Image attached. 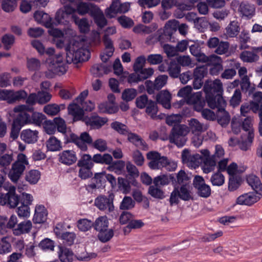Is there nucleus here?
Listing matches in <instances>:
<instances>
[{"mask_svg":"<svg viewBox=\"0 0 262 262\" xmlns=\"http://www.w3.org/2000/svg\"><path fill=\"white\" fill-rule=\"evenodd\" d=\"M70 140L71 142L74 143L78 148L83 151L88 150V145H91L100 152L105 151L107 148L105 140L98 139L93 142L92 137L85 132L81 133L79 136L75 134H71L70 136Z\"/></svg>","mask_w":262,"mask_h":262,"instance_id":"nucleus-1","label":"nucleus"},{"mask_svg":"<svg viewBox=\"0 0 262 262\" xmlns=\"http://www.w3.org/2000/svg\"><path fill=\"white\" fill-rule=\"evenodd\" d=\"M50 86L49 81H43L41 83V91L37 94L32 93L28 97L27 93L24 90L14 92L13 90H0V98H51L52 95L48 91Z\"/></svg>","mask_w":262,"mask_h":262,"instance_id":"nucleus-2","label":"nucleus"},{"mask_svg":"<svg viewBox=\"0 0 262 262\" xmlns=\"http://www.w3.org/2000/svg\"><path fill=\"white\" fill-rule=\"evenodd\" d=\"M50 99H26V104L19 105L14 108L13 111L19 113L13 122L23 126L30 124V115L27 112H33V106L36 103L45 104Z\"/></svg>","mask_w":262,"mask_h":262,"instance_id":"nucleus-3","label":"nucleus"},{"mask_svg":"<svg viewBox=\"0 0 262 262\" xmlns=\"http://www.w3.org/2000/svg\"><path fill=\"white\" fill-rule=\"evenodd\" d=\"M66 60L69 63L85 61L90 58L91 53L89 49L78 47L74 45H70L66 48Z\"/></svg>","mask_w":262,"mask_h":262,"instance_id":"nucleus-4","label":"nucleus"},{"mask_svg":"<svg viewBox=\"0 0 262 262\" xmlns=\"http://www.w3.org/2000/svg\"><path fill=\"white\" fill-rule=\"evenodd\" d=\"M208 105L212 109H217V114L216 116L219 124L225 127L230 120V116L228 112L225 111L226 102L225 99H208Z\"/></svg>","mask_w":262,"mask_h":262,"instance_id":"nucleus-5","label":"nucleus"},{"mask_svg":"<svg viewBox=\"0 0 262 262\" xmlns=\"http://www.w3.org/2000/svg\"><path fill=\"white\" fill-rule=\"evenodd\" d=\"M189 133L188 127L183 124L175 125L171 130L168 137L161 138L163 140L168 139L171 143H174L178 147L183 146L186 142V136Z\"/></svg>","mask_w":262,"mask_h":262,"instance_id":"nucleus-6","label":"nucleus"},{"mask_svg":"<svg viewBox=\"0 0 262 262\" xmlns=\"http://www.w3.org/2000/svg\"><path fill=\"white\" fill-rule=\"evenodd\" d=\"M29 164L26 156L23 154H19L17 155V160L12 164L11 168L9 170V178L11 181L17 182Z\"/></svg>","mask_w":262,"mask_h":262,"instance_id":"nucleus-7","label":"nucleus"},{"mask_svg":"<svg viewBox=\"0 0 262 262\" xmlns=\"http://www.w3.org/2000/svg\"><path fill=\"white\" fill-rule=\"evenodd\" d=\"M48 72L52 73L50 76L47 74L48 77L52 78L54 75H61L67 70V66L63 62L62 55L59 53L52 56L49 59Z\"/></svg>","mask_w":262,"mask_h":262,"instance_id":"nucleus-8","label":"nucleus"},{"mask_svg":"<svg viewBox=\"0 0 262 262\" xmlns=\"http://www.w3.org/2000/svg\"><path fill=\"white\" fill-rule=\"evenodd\" d=\"M203 91L206 94L205 98H224L222 96L223 85L219 79L206 81Z\"/></svg>","mask_w":262,"mask_h":262,"instance_id":"nucleus-9","label":"nucleus"},{"mask_svg":"<svg viewBox=\"0 0 262 262\" xmlns=\"http://www.w3.org/2000/svg\"><path fill=\"white\" fill-rule=\"evenodd\" d=\"M130 8L129 3H122L119 0H113L111 5L105 10V14L108 18H114L118 13H125Z\"/></svg>","mask_w":262,"mask_h":262,"instance_id":"nucleus-10","label":"nucleus"},{"mask_svg":"<svg viewBox=\"0 0 262 262\" xmlns=\"http://www.w3.org/2000/svg\"><path fill=\"white\" fill-rule=\"evenodd\" d=\"M15 187L10 186L6 193L0 194V205H7L10 208H15L20 202V198L15 193Z\"/></svg>","mask_w":262,"mask_h":262,"instance_id":"nucleus-11","label":"nucleus"},{"mask_svg":"<svg viewBox=\"0 0 262 262\" xmlns=\"http://www.w3.org/2000/svg\"><path fill=\"white\" fill-rule=\"evenodd\" d=\"M147 159L149 161L148 166L151 169H160L163 168L164 164L167 162V157L162 156L156 151H151L146 155Z\"/></svg>","mask_w":262,"mask_h":262,"instance_id":"nucleus-12","label":"nucleus"},{"mask_svg":"<svg viewBox=\"0 0 262 262\" xmlns=\"http://www.w3.org/2000/svg\"><path fill=\"white\" fill-rule=\"evenodd\" d=\"M136 104L139 108L142 109L146 107V113L152 119L159 118L157 115L158 112L157 101H153L151 99H136Z\"/></svg>","mask_w":262,"mask_h":262,"instance_id":"nucleus-13","label":"nucleus"},{"mask_svg":"<svg viewBox=\"0 0 262 262\" xmlns=\"http://www.w3.org/2000/svg\"><path fill=\"white\" fill-rule=\"evenodd\" d=\"M113 200V197L111 195L108 196L101 195L95 199L94 203L100 210L110 213L114 209Z\"/></svg>","mask_w":262,"mask_h":262,"instance_id":"nucleus-14","label":"nucleus"},{"mask_svg":"<svg viewBox=\"0 0 262 262\" xmlns=\"http://www.w3.org/2000/svg\"><path fill=\"white\" fill-rule=\"evenodd\" d=\"M194 187L197 190L198 194L202 198H207L211 194V188L205 183L202 176H196L193 181Z\"/></svg>","mask_w":262,"mask_h":262,"instance_id":"nucleus-15","label":"nucleus"},{"mask_svg":"<svg viewBox=\"0 0 262 262\" xmlns=\"http://www.w3.org/2000/svg\"><path fill=\"white\" fill-rule=\"evenodd\" d=\"M201 153L203 155L201 166L203 171L205 173L213 171L216 166L217 159L211 157L209 151L207 149L201 150Z\"/></svg>","mask_w":262,"mask_h":262,"instance_id":"nucleus-16","label":"nucleus"},{"mask_svg":"<svg viewBox=\"0 0 262 262\" xmlns=\"http://www.w3.org/2000/svg\"><path fill=\"white\" fill-rule=\"evenodd\" d=\"M241 88L243 91L248 93V97H252V98H262V92L256 90L254 86H251L250 79L248 76H244L241 78Z\"/></svg>","mask_w":262,"mask_h":262,"instance_id":"nucleus-17","label":"nucleus"},{"mask_svg":"<svg viewBox=\"0 0 262 262\" xmlns=\"http://www.w3.org/2000/svg\"><path fill=\"white\" fill-rule=\"evenodd\" d=\"M76 12L75 8L71 6H64L56 13L55 20L58 24H66L69 21V15L72 16Z\"/></svg>","mask_w":262,"mask_h":262,"instance_id":"nucleus-18","label":"nucleus"},{"mask_svg":"<svg viewBox=\"0 0 262 262\" xmlns=\"http://www.w3.org/2000/svg\"><path fill=\"white\" fill-rule=\"evenodd\" d=\"M83 121L92 129H99L107 122V119L100 117L96 114H92L90 116L85 117Z\"/></svg>","mask_w":262,"mask_h":262,"instance_id":"nucleus-19","label":"nucleus"},{"mask_svg":"<svg viewBox=\"0 0 262 262\" xmlns=\"http://www.w3.org/2000/svg\"><path fill=\"white\" fill-rule=\"evenodd\" d=\"M260 193L249 192L239 196L236 199V203L239 205L250 206L257 202L260 198Z\"/></svg>","mask_w":262,"mask_h":262,"instance_id":"nucleus-20","label":"nucleus"},{"mask_svg":"<svg viewBox=\"0 0 262 262\" xmlns=\"http://www.w3.org/2000/svg\"><path fill=\"white\" fill-rule=\"evenodd\" d=\"M186 100V103L193 102L194 109L197 112H202L205 106L206 103H208V100L207 99H181L177 103L173 104V107L175 108L181 107Z\"/></svg>","mask_w":262,"mask_h":262,"instance_id":"nucleus-21","label":"nucleus"},{"mask_svg":"<svg viewBox=\"0 0 262 262\" xmlns=\"http://www.w3.org/2000/svg\"><path fill=\"white\" fill-rule=\"evenodd\" d=\"M68 110L69 114L73 116V120L74 121L79 120L83 121L84 118V113L83 112L78 100H77V103H73L69 104Z\"/></svg>","mask_w":262,"mask_h":262,"instance_id":"nucleus-22","label":"nucleus"},{"mask_svg":"<svg viewBox=\"0 0 262 262\" xmlns=\"http://www.w3.org/2000/svg\"><path fill=\"white\" fill-rule=\"evenodd\" d=\"M58 156L59 161L67 165H71L77 161L75 152L72 150H63Z\"/></svg>","mask_w":262,"mask_h":262,"instance_id":"nucleus-23","label":"nucleus"},{"mask_svg":"<svg viewBox=\"0 0 262 262\" xmlns=\"http://www.w3.org/2000/svg\"><path fill=\"white\" fill-rule=\"evenodd\" d=\"M99 111L102 113L114 114L118 112L119 107L113 99H108L98 105Z\"/></svg>","mask_w":262,"mask_h":262,"instance_id":"nucleus-24","label":"nucleus"},{"mask_svg":"<svg viewBox=\"0 0 262 262\" xmlns=\"http://www.w3.org/2000/svg\"><path fill=\"white\" fill-rule=\"evenodd\" d=\"M257 102L251 101L250 104H244L241 107V114L246 116V114L248 113L250 110H252L253 112L256 113L260 112V109L262 107V99H257Z\"/></svg>","mask_w":262,"mask_h":262,"instance_id":"nucleus-25","label":"nucleus"},{"mask_svg":"<svg viewBox=\"0 0 262 262\" xmlns=\"http://www.w3.org/2000/svg\"><path fill=\"white\" fill-rule=\"evenodd\" d=\"M255 10L253 5L246 2L242 3L238 9L242 17L247 19L251 18L255 15Z\"/></svg>","mask_w":262,"mask_h":262,"instance_id":"nucleus-26","label":"nucleus"},{"mask_svg":"<svg viewBox=\"0 0 262 262\" xmlns=\"http://www.w3.org/2000/svg\"><path fill=\"white\" fill-rule=\"evenodd\" d=\"M38 135V132L36 130H33L30 129H26L21 132L20 138L26 143L33 144L37 141Z\"/></svg>","mask_w":262,"mask_h":262,"instance_id":"nucleus-27","label":"nucleus"},{"mask_svg":"<svg viewBox=\"0 0 262 262\" xmlns=\"http://www.w3.org/2000/svg\"><path fill=\"white\" fill-rule=\"evenodd\" d=\"M48 215V212L43 205H37L35 209L33 216V222L35 224H40L45 222Z\"/></svg>","mask_w":262,"mask_h":262,"instance_id":"nucleus-28","label":"nucleus"},{"mask_svg":"<svg viewBox=\"0 0 262 262\" xmlns=\"http://www.w3.org/2000/svg\"><path fill=\"white\" fill-rule=\"evenodd\" d=\"M188 121L189 132H191L194 135L201 134V133L205 132L207 128L206 125L201 123L196 119L191 118Z\"/></svg>","mask_w":262,"mask_h":262,"instance_id":"nucleus-29","label":"nucleus"},{"mask_svg":"<svg viewBox=\"0 0 262 262\" xmlns=\"http://www.w3.org/2000/svg\"><path fill=\"white\" fill-rule=\"evenodd\" d=\"M98 7L90 3L79 2L75 8L76 12L79 14L83 15L86 13H89L91 16L94 10H96Z\"/></svg>","mask_w":262,"mask_h":262,"instance_id":"nucleus-30","label":"nucleus"},{"mask_svg":"<svg viewBox=\"0 0 262 262\" xmlns=\"http://www.w3.org/2000/svg\"><path fill=\"white\" fill-rule=\"evenodd\" d=\"M110 71V66H107L102 63L94 64L91 69L92 74L96 77H99L103 76V74H106Z\"/></svg>","mask_w":262,"mask_h":262,"instance_id":"nucleus-31","label":"nucleus"},{"mask_svg":"<svg viewBox=\"0 0 262 262\" xmlns=\"http://www.w3.org/2000/svg\"><path fill=\"white\" fill-rule=\"evenodd\" d=\"M32 226V223L30 221L21 222L13 229V233L16 236L27 233L30 231Z\"/></svg>","mask_w":262,"mask_h":262,"instance_id":"nucleus-32","label":"nucleus"},{"mask_svg":"<svg viewBox=\"0 0 262 262\" xmlns=\"http://www.w3.org/2000/svg\"><path fill=\"white\" fill-rule=\"evenodd\" d=\"M91 16L96 25L100 28H103L107 24V20L104 17L102 11L98 7L96 10L92 12Z\"/></svg>","mask_w":262,"mask_h":262,"instance_id":"nucleus-33","label":"nucleus"},{"mask_svg":"<svg viewBox=\"0 0 262 262\" xmlns=\"http://www.w3.org/2000/svg\"><path fill=\"white\" fill-rule=\"evenodd\" d=\"M34 17L37 22L45 24V26L47 28H50L53 26L52 18L43 11H36L34 14Z\"/></svg>","mask_w":262,"mask_h":262,"instance_id":"nucleus-34","label":"nucleus"},{"mask_svg":"<svg viewBox=\"0 0 262 262\" xmlns=\"http://www.w3.org/2000/svg\"><path fill=\"white\" fill-rule=\"evenodd\" d=\"M72 19L78 26L80 32L86 33L90 30V25L87 18H79L76 14L72 16Z\"/></svg>","mask_w":262,"mask_h":262,"instance_id":"nucleus-35","label":"nucleus"},{"mask_svg":"<svg viewBox=\"0 0 262 262\" xmlns=\"http://www.w3.org/2000/svg\"><path fill=\"white\" fill-rule=\"evenodd\" d=\"M58 248V257L61 262H72L73 260V253L71 250L61 246Z\"/></svg>","mask_w":262,"mask_h":262,"instance_id":"nucleus-36","label":"nucleus"},{"mask_svg":"<svg viewBox=\"0 0 262 262\" xmlns=\"http://www.w3.org/2000/svg\"><path fill=\"white\" fill-rule=\"evenodd\" d=\"M192 188L190 184L183 185L179 189L180 194V199L181 200L188 201L193 199Z\"/></svg>","mask_w":262,"mask_h":262,"instance_id":"nucleus-37","label":"nucleus"},{"mask_svg":"<svg viewBox=\"0 0 262 262\" xmlns=\"http://www.w3.org/2000/svg\"><path fill=\"white\" fill-rule=\"evenodd\" d=\"M127 135L128 140L136 147L143 150L147 149V145L138 135L128 132Z\"/></svg>","mask_w":262,"mask_h":262,"instance_id":"nucleus-38","label":"nucleus"},{"mask_svg":"<svg viewBox=\"0 0 262 262\" xmlns=\"http://www.w3.org/2000/svg\"><path fill=\"white\" fill-rule=\"evenodd\" d=\"M46 144L48 150L51 151H59L62 148L60 141L54 136L50 137L47 140Z\"/></svg>","mask_w":262,"mask_h":262,"instance_id":"nucleus-39","label":"nucleus"},{"mask_svg":"<svg viewBox=\"0 0 262 262\" xmlns=\"http://www.w3.org/2000/svg\"><path fill=\"white\" fill-rule=\"evenodd\" d=\"M192 88L189 86H186L181 89L177 93V96L183 98H202L201 92H197L193 97L190 96Z\"/></svg>","mask_w":262,"mask_h":262,"instance_id":"nucleus-40","label":"nucleus"},{"mask_svg":"<svg viewBox=\"0 0 262 262\" xmlns=\"http://www.w3.org/2000/svg\"><path fill=\"white\" fill-rule=\"evenodd\" d=\"M113 160L112 156L108 154L103 155L97 154L93 157V163L110 165L112 163Z\"/></svg>","mask_w":262,"mask_h":262,"instance_id":"nucleus-41","label":"nucleus"},{"mask_svg":"<svg viewBox=\"0 0 262 262\" xmlns=\"http://www.w3.org/2000/svg\"><path fill=\"white\" fill-rule=\"evenodd\" d=\"M247 181L256 192L258 193L262 190V184L256 176L250 174L247 178Z\"/></svg>","mask_w":262,"mask_h":262,"instance_id":"nucleus-42","label":"nucleus"},{"mask_svg":"<svg viewBox=\"0 0 262 262\" xmlns=\"http://www.w3.org/2000/svg\"><path fill=\"white\" fill-rule=\"evenodd\" d=\"M125 166V162L122 160L112 162L107 167V169L110 171H114L117 174H123L124 172Z\"/></svg>","mask_w":262,"mask_h":262,"instance_id":"nucleus-43","label":"nucleus"},{"mask_svg":"<svg viewBox=\"0 0 262 262\" xmlns=\"http://www.w3.org/2000/svg\"><path fill=\"white\" fill-rule=\"evenodd\" d=\"M93 224L95 230L99 232L108 227L109 222L106 216H101L98 217Z\"/></svg>","mask_w":262,"mask_h":262,"instance_id":"nucleus-44","label":"nucleus"},{"mask_svg":"<svg viewBox=\"0 0 262 262\" xmlns=\"http://www.w3.org/2000/svg\"><path fill=\"white\" fill-rule=\"evenodd\" d=\"M242 128L247 133V136H249L250 140L254 138V134L252 118L248 117L244 121H242Z\"/></svg>","mask_w":262,"mask_h":262,"instance_id":"nucleus-45","label":"nucleus"},{"mask_svg":"<svg viewBox=\"0 0 262 262\" xmlns=\"http://www.w3.org/2000/svg\"><path fill=\"white\" fill-rule=\"evenodd\" d=\"M77 166L78 167L93 168L94 166L93 157L89 154H81L80 158L77 162Z\"/></svg>","mask_w":262,"mask_h":262,"instance_id":"nucleus-46","label":"nucleus"},{"mask_svg":"<svg viewBox=\"0 0 262 262\" xmlns=\"http://www.w3.org/2000/svg\"><path fill=\"white\" fill-rule=\"evenodd\" d=\"M239 32V27L236 21H231L226 28V35L229 37H234Z\"/></svg>","mask_w":262,"mask_h":262,"instance_id":"nucleus-47","label":"nucleus"},{"mask_svg":"<svg viewBox=\"0 0 262 262\" xmlns=\"http://www.w3.org/2000/svg\"><path fill=\"white\" fill-rule=\"evenodd\" d=\"M167 71L171 77L178 78L181 72V67L176 61H171L168 64Z\"/></svg>","mask_w":262,"mask_h":262,"instance_id":"nucleus-48","label":"nucleus"},{"mask_svg":"<svg viewBox=\"0 0 262 262\" xmlns=\"http://www.w3.org/2000/svg\"><path fill=\"white\" fill-rule=\"evenodd\" d=\"M9 239V237L7 236L0 239V254H6L12 251V246Z\"/></svg>","mask_w":262,"mask_h":262,"instance_id":"nucleus-49","label":"nucleus"},{"mask_svg":"<svg viewBox=\"0 0 262 262\" xmlns=\"http://www.w3.org/2000/svg\"><path fill=\"white\" fill-rule=\"evenodd\" d=\"M114 232L113 229H108V227L98 232V238L102 243H106L109 241L114 236Z\"/></svg>","mask_w":262,"mask_h":262,"instance_id":"nucleus-50","label":"nucleus"},{"mask_svg":"<svg viewBox=\"0 0 262 262\" xmlns=\"http://www.w3.org/2000/svg\"><path fill=\"white\" fill-rule=\"evenodd\" d=\"M41 174L38 170H31L26 175V180L30 184H36L40 178Z\"/></svg>","mask_w":262,"mask_h":262,"instance_id":"nucleus-51","label":"nucleus"},{"mask_svg":"<svg viewBox=\"0 0 262 262\" xmlns=\"http://www.w3.org/2000/svg\"><path fill=\"white\" fill-rule=\"evenodd\" d=\"M241 59L246 62H253L258 59V55L253 51H244L240 54Z\"/></svg>","mask_w":262,"mask_h":262,"instance_id":"nucleus-52","label":"nucleus"},{"mask_svg":"<svg viewBox=\"0 0 262 262\" xmlns=\"http://www.w3.org/2000/svg\"><path fill=\"white\" fill-rule=\"evenodd\" d=\"M210 181L213 186H221L225 183V177L221 172L216 171L212 174Z\"/></svg>","mask_w":262,"mask_h":262,"instance_id":"nucleus-53","label":"nucleus"},{"mask_svg":"<svg viewBox=\"0 0 262 262\" xmlns=\"http://www.w3.org/2000/svg\"><path fill=\"white\" fill-rule=\"evenodd\" d=\"M46 116L43 114L38 112H33L30 116V124H35L36 126H40L43 121H45Z\"/></svg>","mask_w":262,"mask_h":262,"instance_id":"nucleus-54","label":"nucleus"},{"mask_svg":"<svg viewBox=\"0 0 262 262\" xmlns=\"http://www.w3.org/2000/svg\"><path fill=\"white\" fill-rule=\"evenodd\" d=\"M118 188L123 193L127 194L130 191V185L129 182L125 179L119 177L118 178Z\"/></svg>","mask_w":262,"mask_h":262,"instance_id":"nucleus-55","label":"nucleus"},{"mask_svg":"<svg viewBox=\"0 0 262 262\" xmlns=\"http://www.w3.org/2000/svg\"><path fill=\"white\" fill-rule=\"evenodd\" d=\"M78 100L83 112H91L95 107V102L91 99H76Z\"/></svg>","mask_w":262,"mask_h":262,"instance_id":"nucleus-56","label":"nucleus"},{"mask_svg":"<svg viewBox=\"0 0 262 262\" xmlns=\"http://www.w3.org/2000/svg\"><path fill=\"white\" fill-rule=\"evenodd\" d=\"M103 41L105 47L106 54L108 56H112L115 50L112 39L108 35H104L103 37Z\"/></svg>","mask_w":262,"mask_h":262,"instance_id":"nucleus-57","label":"nucleus"},{"mask_svg":"<svg viewBox=\"0 0 262 262\" xmlns=\"http://www.w3.org/2000/svg\"><path fill=\"white\" fill-rule=\"evenodd\" d=\"M197 58V60L199 61L203 62H207L208 63H210L213 61H219L221 60V57L215 55H211L209 56H207L205 54L201 53V52L199 53L198 56H195Z\"/></svg>","mask_w":262,"mask_h":262,"instance_id":"nucleus-58","label":"nucleus"},{"mask_svg":"<svg viewBox=\"0 0 262 262\" xmlns=\"http://www.w3.org/2000/svg\"><path fill=\"white\" fill-rule=\"evenodd\" d=\"M93 222L86 219H80L77 221V227L79 230L85 232L93 227Z\"/></svg>","mask_w":262,"mask_h":262,"instance_id":"nucleus-59","label":"nucleus"},{"mask_svg":"<svg viewBox=\"0 0 262 262\" xmlns=\"http://www.w3.org/2000/svg\"><path fill=\"white\" fill-rule=\"evenodd\" d=\"M76 235L74 232H65L59 237L61 238L63 243L67 246H71L74 243Z\"/></svg>","mask_w":262,"mask_h":262,"instance_id":"nucleus-60","label":"nucleus"},{"mask_svg":"<svg viewBox=\"0 0 262 262\" xmlns=\"http://www.w3.org/2000/svg\"><path fill=\"white\" fill-rule=\"evenodd\" d=\"M170 182L167 175L161 174L154 179L153 183L156 187H161L168 185Z\"/></svg>","mask_w":262,"mask_h":262,"instance_id":"nucleus-61","label":"nucleus"},{"mask_svg":"<svg viewBox=\"0 0 262 262\" xmlns=\"http://www.w3.org/2000/svg\"><path fill=\"white\" fill-rule=\"evenodd\" d=\"M135 203L131 197L125 196L120 205V209L121 210H129L133 208Z\"/></svg>","mask_w":262,"mask_h":262,"instance_id":"nucleus-62","label":"nucleus"},{"mask_svg":"<svg viewBox=\"0 0 262 262\" xmlns=\"http://www.w3.org/2000/svg\"><path fill=\"white\" fill-rule=\"evenodd\" d=\"M178 26V21L172 19L168 20L164 26V32L170 35L177 30Z\"/></svg>","mask_w":262,"mask_h":262,"instance_id":"nucleus-63","label":"nucleus"},{"mask_svg":"<svg viewBox=\"0 0 262 262\" xmlns=\"http://www.w3.org/2000/svg\"><path fill=\"white\" fill-rule=\"evenodd\" d=\"M60 111V106L56 104H48L43 108V111L50 116L56 115Z\"/></svg>","mask_w":262,"mask_h":262,"instance_id":"nucleus-64","label":"nucleus"}]
</instances>
